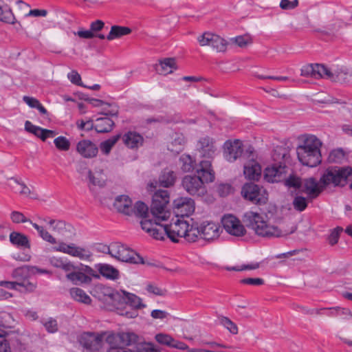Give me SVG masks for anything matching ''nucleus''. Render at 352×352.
<instances>
[{
  "instance_id": "obj_1",
  "label": "nucleus",
  "mask_w": 352,
  "mask_h": 352,
  "mask_svg": "<svg viewBox=\"0 0 352 352\" xmlns=\"http://www.w3.org/2000/svg\"><path fill=\"white\" fill-rule=\"evenodd\" d=\"M211 166L210 160H202L199 163V168L196 170L199 175H188L183 177L182 186L187 193L201 197L206 192L204 182H212L214 179V173Z\"/></svg>"
},
{
  "instance_id": "obj_2",
  "label": "nucleus",
  "mask_w": 352,
  "mask_h": 352,
  "mask_svg": "<svg viewBox=\"0 0 352 352\" xmlns=\"http://www.w3.org/2000/svg\"><path fill=\"white\" fill-rule=\"evenodd\" d=\"M266 216L252 210L247 211L242 217L245 225L253 230L256 234L262 237H281L289 233H284L277 226L270 225L265 220Z\"/></svg>"
},
{
  "instance_id": "obj_3",
  "label": "nucleus",
  "mask_w": 352,
  "mask_h": 352,
  "mask_svg": "<svg viewBox=\"0 0 352 352\" xmlns=\"http://www.w3.org/2000/svg\"><path fill=\"white\" fill-rule=\"evenodd\" d=\"M322 142L316 135L305 137L302 144L296 147L299 162L304 166L316 167L322 162L320 147Z\"/></svg>"
},
{
  "instance_id": "obj_4",
  "label": "nucleus",
  "mask_w": 352,
  "mask_h": 352,
  "mask_svg": "<svg viewBox=\"0 0 352 352\" xmlns=\"http://www.w3.org/2000/svg\"><path fill=\"white\" fill-rule=\"evenodd\" d=\"M170 224L164 223L166 235L173 242H179V238H184L188 242L192 243L197 241L199 230L195 225H190L184 217H177L172 220Z\"/></svg>"
},
{
  "instance_id": "obj_5",
  "label": "nucleus",
  "mask_w": 352,
  "mask_h": 352,
  "mask_svg": "<svg viewBox=\"0 0 352 352\" xmlns=\"http://www.w3.org/2000/svg\"><path fill=\"white\" fill-rule=\"evenodd\" d=\"M352 177V168L350 166H330L325 169L320 178V182L324 189L329 186L344 187Z\"/></svg>"
},
{
  "instance_id": "obj_6",
  "label": "nucleus",
  "mask_w": 352,
  "mask_h": 352,
  "mask_svg": "<svg viewBox=\"0 0 352 352\" xmlns=\"http://www.w3.org/2000/svg\"><path fill=\"white\" fill-rule=\"evenodd\" d=\"M300 75L305 77H311L315 79L325 78L331 81L345 82L347 72L344 71H331L322 64H309L303 66Z\"/></svg>"
},
{
  "instance_id": "obj_7",
  "label": "nucleus",
  "mask_w": 352,
  "mask_h": 352,
  "mask_svg": "<svg viewBox=\"0 0 352 352\" xmlns=\"http://www.w3.org/2000/svg\"><path fill=\"white\" fill-rule=\"evenodd\" d=\"M122 297L118 302L116 309L119 315L127 318H135L138 316V309L145 307L142 302V299L138 296L124 291H120Z\"/></svg>"
},
{
  "instance_id": "obj_8",
  "label": "nucleus",
  "mask_w": 352,
  "mask_h": 352,
  "mask_svg": "<svg viewBox=\"0 0 352 352\" xmlns=\"http://www.w3.org/2000/svg\"><path fill=\"white\" fill-rule=\"evenodd\" d=\"M170 201V196L168 190H159L153 195L151 206V215L156 217V220H168L170 212L167 210Z\"/></svg>"
},
{
  "instance_id": "obj_9",
  "label": "nucleus",
  "mask_w": 352,
  "mask_h": 352,
  "mask_svg": "<svg viewBox=\"0 0 352 352\" xmlns=\"http://www.w3.org/2000/svg\"><path fill=\"white\" fill-rule=\"evenodd\" d=\"M111 249V256L118 261L133 264H144L143 258L126 245L113 242Z\"/></svg>"
},
{
  "instance_id": "obj_10",
  "label": "nucleus",
  "mask_w": 352,
  "mask_h": 352,
  "mask_svg": "<svg viewBox=\"0 0 352 352\" xmlns=\"http://www.w3.org/2000/svg\"><path fill=\"white\" fill-rule=\"evenodd\" d=\"M106 332H84L78 338V342L84 352H102Z\"/></svg>"
},
{
  "instance_id": "obj_11",
  "label": "nucleus",
  "mask_w": 352,
  "mask_h": 352,
  "mask_svg": "<svg viewBox=\"0 0 352 352\" xmlns=\"http://www.w3.org/2000/svg\"><path fill=\"white\" fill-rule=\"evenodd\" d=\"M243 197L253 204H264L268 199V194L266 190L254 183H246L241 190Z\"/></svg>"
},
{
  "instance_id": "obj_12",
  "label": "nucleus",
  "mask_w": 352,
  "mask_h": 352,
  "mask_svg": "<svg viewBox=\"0 0 352 352\" xmlns=\"http://www.w3.org/2000/svg\"><path fill=\"white\" fill-rule=\"evenodd\" d=\"M166 220L159 219L156 220V217L150 216L143 218L140 221V225L142 230L149 233L153 238L157 240H163L164 239L165 232L164 221Z\"/></svg>"
},
{
  "instance_id": "obj_13",
  "label": "nucleus",
  "mask_w": 352,
  "mask_h": 352,
  "mask_svg": "<svg viewBox=\"0 0 352 352\" xmlns=\"http://www.w3.org/2000/svg\"><path fill=\"white\" fill-rule=\"evenodd\" d=\"M138 335L133 332H120L118 333H109L104 336V340L110 346L113 347H125L132 346L135 342Z\"/></svg>"
},
{
  "instance_id": "obj_14",
  "label": "nucleus",
  "mask_w": 352,
  "mask_h": 352,
  "mask_svg": "<svg viewBox=\"0 0 352 352\" xmlns=\"http://www.w3.org/2000/svg\"><path fill=\"white\" fill-rule=\"evenodd\" d=\"M201 47L210 46L217 52H224L227 50L228 41L218 34L206 32L197 37Z\"/></svg>"
},
{
  "instance_id": "obj_15",
  "label": "nucleus",
  "mask_w": 352,
  "mask_h": 352,
  "mask_svg": "<svg viewBox=\"0 0 352 352\" xmlns=\"http://www.w3.org/2000/svg\"><path fill=\"white\" fill-rule=\"evenodd\" d=\"M96 292L98 298L106 304L110 310L116 309L118 302L122 298L120 292L115 291L109 287L100 286Z\"/></svg>"
},
{
  "instance_id": "obj_16",
  "label": "nucleus",
  "mask_w": 352,
  "mask_h": 352,
  "mask_svg": "<svg viewBox=\"0 0 352 352\" xmlns=\"http://www.w3.org/2000/svg\"><path fill=\"white\" fill-rule=\"evenodd\" d=\"M221 223L226 231L235 236L245 234L246 230L241 221L232 214H226L221 219Z\"/></svg>"
},
{
  "instance_id": "obj_17",
  "label": "nucleus",
  "mask_w": 352,
  "mask_h": 352,
  "mask_svg": "<svg viewBox=\"0 0 352 352\" xmlns=\"http://www.w3.org/2000/svg\"><path fill=\"white\" fill-rule=\"evenodd\" d=\"M57 252H60L72 256L77 257L80 260H89L91 256V252L84 248L76 245L74 243L66 244L60 242L54 248Z\"/></svg>"
},
{
  "instance_id": "obj_18",
  "label": "nucleus",
  "mask_w": 352,
  "mask_h": 352,
  "mask_svg": "<svg viewBox=\"0 0 352 352\" xmlns=\"http://www.w3.org/2000/svg\"><path fill=\"white\" fill-rule=\"evenodd\" d=\"M223 149L225 159L233 162L241 156L243 151V143L239 140H227L223 144Z\"/></svg>"
},
{
  "instance_id": "obj_19",
  "label": "nucleus",
  "mask_w": 352,
  "mask_h": 352,
  "mask_svg": "<svg viewBox=\"0 0 352 352\" xmlns=\"http://www.w3.org/2000/svg\"><path fill=\"white\" fill-rule=\"evenodd\" d=\"M195 227L199 230L197 240L201 238L206 241H212L219 236L220 226L214 222H203L199 227L197 225Z\"/></svg>"
},
{
  "instance_id": "obj_20",
  "label": "nucleus",
  "mask_w": 352,
  "mask_h": 352,
  "mask_svg": "<svg viewBox=\"0 0 352 352\" xmlns=\"http://www.w3.org/2000/svg\"><path fill=\"white\" fill-rule=\"evenodd\" d=\"M173 206L177 217H188L195 210L194 201L190 197H179L174 200Z\"/></svg>"
},
{
  "instance_id": "obj_21",
  "label": "nucleus",
  "mask_w": 352,
  "mask_h": 352,
  "mask_svg": "<svg viewBox=\"0 0 352 352\" xmlns=\"http://www.w3.org/2000/svg\"><path fill=\"white\" fill-rule=\"evenodd\" d=\"M324 190L322 184L314 177L305 179L302 182V189L300 191L305 193L308 199L311 201L316 199Z\"/></svg>"
},
{
  "instance_id": "obj_22",
  "label": "nucleus",
  "mask_w": 352,
  "mask_h": 352,
  "mask_svg": "<svg viewBox=\"0 0 352 352\" xmlns=\"http://www.w3.org/2000/svg\"><path fill=\"white\" fill-rule=\"evenodd\" d=\"M285 173V165L275 164L265 168L264 179L270 183L279 182L284 179Z\"/></svg>"
},
{
  "instance_id": "obj_23",
  "label": "nucleus",
  "mask_w": 352,
  "mask_h": 352,
  "mask_svg": "<svg viewBox=\"0 0 352 352\" xmlns=\"http://www.w3.org/2000/svg\"><path fill=\"white\" fill-rule=\"evenodd\" d=\"M77 153L85 159H92L97 156L98 147L89 140H82L76 144Z\"/></svg>"
},
{
  "instance_id": "obj_24",
  "label": "nucleus",
  "mask_w": 352,
  "mask_h": 352,
  "mask_svg": "<svg viewBox=\"0 0 352 352\" xmlns=\"http://www.w3.org/2000/svg\"><path fill=\"white\" fill-rule=\"evenodd\" d=\"M197 149L201 157L212 158L217 151L215 142L208 136L203 137L198 141Z\"/></svg>"
},
{
  "instance_id": "obj_25",
  "label": "nucleus",
  "mask_w": 352,
  "mask_h": 352,
  "mask_svg": "<svg viewBox=\"0 0 352 352\" xmlns=\"http://www.w3.org/2000/svg\"><path fill=\"white\" fill-rule=\"evenodd\" d=\"M25 130L40 138L42 141H45L47 138H54L56 135V131L34 125L29 120L25 122Z\"/></svg>"
},
{
  "instance_id": "obj_26",
  "label": "nucleus",
  "mask_w": 352,
  "mask_h": 352,
  "mask_svg": "<svg viewBox=\"0 0 352 352\" xmlns=\"http://www.w3.org/2000/svg\"><path fill=\"white\" fill-rule=\"evenodd\" d=\"M25 130L40 138L42 141H45L47 138H54L56 135V131L34 125L29 120L25 122Z\"/></svg>"
},
{
  "instance_id": "obj_27",
  "label": "nucleus",
  "mask_w": 352,
  "mask_h": 352,
  "mask_svg": "<svg viewBox=\"0 0 352 352\" xmlns=\"http://www.w3.org/2000/svg\"><path fill=\"white\" fill-rule=\"evenodd\" d=\"M25 130L40 138L42 141H45L47 138H54L56 135V131L34 125L29 120L25 122Z\"/></svg>"
},
{
  "instance_id": "obj_28",
  "label": "nucleus",
  "mask_w": 352,
  "mask_h": 352,
  "mask_svg": "<svg viewBox=\"0 0 352 352\" xmlns=\"http://www.w3.org/2000/svg\"><path fill=\"white\" fill-rule=\"evenodd\" d=\"M25 130L40 138L42 141H45L47 138H54L56 135V131L34 125L29 120L25 122Z\"/></svg>"
},
{
  "instance_id": "obj_29",
  "label": "nucleus",
  "mask_w": 352,
  "mask_h": 352,
  "mask_svg": "<svg viewBox=\"0 0 352 352\" xmlns=\"http://www.w3.org/2000/svg\"><path fill=\"white\" fill-rule=\"evenodd\" d=\"M113 206L118 212L128 216H131L133 204L132 200L129 196H118L115 199Z\"/></svg>"
},
{
  "instance_id": "obj_30",
  "label": "nucleus",
  "mask_w": 352,
  "mask_h": 352,
  "mask_svg": "<svg viewBox=\"0 0 352 352\" xmlns=\"http://www.w3.org/2000/svg\"><path fill=\"white\" fill-rule=\"evenodd\" d=\"M155 340L161 344L166 345L175 349L185 350L188 348V346L185 343L175 340L168 334L158 333L155 336Z\"/></svg>"
},
{
  "instance_id": "obj_31",
  "label": "nucleus",
  "mask_w": 352,
  "mask_h": 352,
  "mask_svg": "<svg viewBox=\"0 0 352 352\" xmlns=\"http://www.w3.org/2000/svg\"><path fill=\"white\" fill-rule=\"evenodd\" d=\"M0 21L11 25L17 24L16 29L17 30L22 29L21 23L16 21L14 13L8 5L0 6Z\"/></svg>"
},
{
  "instance_id": "obj_32",
  "label": "nucleus",
  "mask_w": 352,
  "mask_h": 352,
  "mask_svg": "<svg viewBox=\"0 0 352 352\" xmlns=\"http://www.w3.org/2000/svg\"><path fill=\"white\" fill-rule=\"evenodd\" d=\"M0 286L3 287L10 289H16L19 290L17 286L23 287L25 292H33L36 287V285L32 282H26L23 281H0ZM19 291L22 292V290L19 289Z\"/></svg>"
},
{
  "instance_id": "obj_33",
  "label": "nucleus",
  "mask_w": 352,
  "mask_h": 352,
  "mask_svg": "<svg viewBox=\"0 0 352 352\" xmlns=\"http://www.w3.org/2000/svg\"><path fill=\"white\" fill-rule=\"evenodd\" d=\"M122 139L125 145L131 148H138L144 142V138L140 134L132 131L124 134Z\"/></svg>"
},
{
  "instance_id": "obj_34",
  "label": "nucleus",
  "mask_w": 352,
  "mask_h": 352,
  "mask_svg": "<svg viewBox=\"0 0 352 352\" xmlns=\"http://www.w3.org/2000/svg\"><path fill=\"white\" fill-rule=\"evenodd\" d=\"M174 69H176V63L173 58H166L160 60V63L156 67L157 72L162 75L170 74Z\"/></svg>"
},
{
  "instance_id": "obj_35",
  "label": "nucleus",
  "mask_w": 352,
  "mask_h": 352,
  "mask_svg": "<svg viewBox=\"0 0 352 352\" xmlns=\"http://www.w3.org/2000/svg\"><path fill=\"white\" fill-rule=\"evenodd\" d=\"M131 346V352H161L156 349L154 345L150 342H141L140 338H138Z\"/></svg>"
},
{
  "instance_id": "obj_36",
  "label": "nucleus",
  "mask_w": 352,
  "mask_h": 352,
  "mask_svg": "<svg viewBox=\"0 0 352 352\" xmlns=\"http://www.w3.org/2000/svg\"><path fill=\"white\" fill-rule=\"evenodd\" d=\"M244 175L250 180H257L261 177V168L260 165L253 162L244 166Z\"/></svg>"
},
{
  "instance_id": "obj_37",
  "label": "nucleus",
  "mask_w": 352,
  "mask_h": 352,
  "mask_svg": "<svg viewBox=\"0 0 352 352\" xmlns=\"http://www.w3.org/2000/svg\"><path fill=\"white\" fill-rule=\"evenodd\" d=\"M114 122L108 117L98 118L96 120L95 130L98 133H108L113 129Z\"/></svg>"
},
{
  "instance_id": "obj_38",
  "label": "nucleus",
  "mask_w": 352,
  "mask_h": 352,
  "mask_svg": "<svg viewBox=\"0 0 352 352\" xmlns=\"http://www.w3.org/2000/svg\"><path fill=\"white\" fill-rule=\"evenodd\" d=\"M9 238L10 243L14 245L26 248H30V243L28 236L22 233L12 232L10 233Z\"/></svg>"
},
{
  "instance_id": "obj_39",
  "label": "nucleus",
  "mask_w": 352,
  "mask_h": 352,
  "mask_svg": "<svg viewBox=\"0 0 352 352\" xmlns=\"http://www.w3.org/2000/svg\"><path fill=\"white\" fill-rule=\"evenodd\" d=\"M49 262L53 267L62 269L67 272L75 269V266L71 262L63 258L52 256L50 258Z\"/></svg>"
},
{
  "instance_id": "obj_40",
  "label": "nucleus",
  "mask_w": 352,
  "mask_h": 352,
  "mask_svg": "<svg viewBox=\"0 0 352 352\" xmlns=\"http://www.w3.org/2000/svg\"><path fill=\"white\" fill-rule=\"evenodd\" d=\"M175 179L176 175L174 171L165 169L159 177V183L161 186L168 188L174 184Z\"/></svg>"
},
{
  "instance_id": "obj_41",
  "label": "nucleus",
  "mask_w": 352,
  "mask_h": 352,
  "mask_svg": "<svg viewBox=\"0 0 352 352\" xmlns=\"http://www.w3.org/2000/svg\"><path fill=\"white\" fill-rule=\"evenodd\" d=\"M69 294L71 297L76 301L82 302L86 305L91 303V298L85 293L84 290L78 287H74L70 289Z\"/></svg>"
},
{
  "instance_id": "obj_42",
  "label": "nucleus",
  "mask_w": 352,
  "mask_h": 352,
  "mask_svg": "<svg viewBox=\"0 0 352 352\" xmlns=\"http://www.w3.org/2000/svg\"><path fill=\"white\" fill-rule=\"evenodd\" d=\"M131 32V30L129 28L113 25L111 28V30L109 34L107 36V38L109 41H111L116 38H118L122 36L129 34Z\"/></svg>"
},
{
  "instance_id": "obj_43",
  "label": "nucleus",
  "mask_w": 352,
  "mask_h": 352,
  "mask_svg": "<svg viewBox=\"0 0 352 352\" xmlns=\"http://www.w3.org/2000/svg\"><path fill=\"white\" fill-rule=\"evenodd\" d=\"M100 274L109 279L116 280L119 277V271L108 264H100L98 268Z\"/></svg>"
},
{
  "instance_id": "obj_44",
  "label": "nucleus",
  "mask_w": 352,
  "mask_h": 352,
  "mask_svg": "<svg viewBox=\"0 0 352 352\" xmlns=\"http://www.w3.org/2000/svg\"><path fill=\"white\" fill-rule=\"evenodd\" d=\"M66 277L75 285L87 283H89L91 280L89 276L81 272L71 271L70 273H68L66 275Z\"/></svg>"
},
{
  "instance_id": "obj_45",
  "label": "nucleus",
  "mask_w": 352,
  "mask_h": 352,
  "mask_svg": "<svg viewBox=\"0 0 352 352\" xmlns=\"http://www.w3.org/2000/svg\"><path fill=\"white\" fill-rule=\"evenodd\" d=\"M88 179L89 183L93 186L102 187L105 184V176L102 170H96L94 173L91 170H88Z\"/></svg>"
},
{
  "instance_id": "obj_46",
  "label": "nucleus",
  "mask_w": 352,
  "mask_h": 352,
  "mask_svg": "<svg viewBox=\"0 0 352 352\" xmlns=\"http://www.w3.org/2000/svg\"><path fill=\"white\" fill-rule=\"evenodd\" d=\"M30 272H31V266L24 265L20 267L16 268L12 274L15 281H23L29 282L27 278L29 276Z\"/></svg>"
},
{
  "instance_id": "obj_47",
  "label": "nucleus",
  "mask_w": 352,
  "mask_h": 352,
  "mask_svg": "<svg viewBox=\"0 0 352 352\" xmlns=\"http://www.w3.org/2000/svg\"><path fill=\"white\" fill-rule=\"evenodd\" d=\"M131 215L140 217L142 219L148 217L149 216L148 208L144 202L137 201L134 206L133 205Z\"/></svg>"
},
{
  "instance_id": "obj_48",
  "label": "nucleus",
  "mask_w": 352,
  "mask_h": 352,
  "mask_svg": "<svg viewBox=\"0 0 352 352\" xmlns=\"http://www.w3.org/2000/svg\"><path fill=\"white\" fill-rule=\"evenodd\" d=\"M181 168L184 172H191L195 168V161L190 155L184 154L179 157Z\"/></svg>"
},
{
  "instance_id": "obj_49",
  "label": "nucleus",
  "mask_w": 352,
  "mask_h": 352,
  "mask_svg": "<svg viewBox=\"0 0 352 352\" xmlns=\"http://www.w3.org/2000/svg\"><path fill=\"white\" fill-rule=\"evenodd\" d=\"M120 138V135H114V136L106 140L105 141L102 142L100 144V148L101 151L104 154L108 155L110 153L113 146L118 141Z\"/></svg>"
},
{
  "instance_id": "obj_50",
  "label": "nucleus",
  "mask_w": 352,
  "mask_h": 352,
  "mask_svg": "<svg viewBox=\"0 0 352 352\" xmlns=\"http://www.w3.org/2000/svg\"><path fill=\"white\" fill-rule=\"evenodd\" d=\"M32 226L38 231L39 236L45 241L51 243H56V239L43 226H40L38 224L31 222Z\"/></svg>"
},
{
  "instance_id": "obj_51",
  "label": "nucleus",
  "mask_w": 352,
  "mask_h": 352,
  "mask_svg": "<svg viewBox=\"0 0 352 352\" xmlns=\"http://www.w3.org/2000/svg\"><path fill=\"white\" fill-rule=\"evenodd\" d=\"M346 155L342 148L333 150L329 155L328 160L331 163L341 164L345 160Z\"/></svg>"
},
{
  "instance_id": "obj_52",
  "label": "nucleus",
  "mask_w": 352,
  "mask_h": 352,
  "mask_svg": "<svg viewBox=\"0 0 352 352\" xmlns=\"http://www.w3.org/2000/svg\"><path fill=\"white\" fill-rule=\"evenodd\" d=\"M221 325L223 326L232 334L236 335L238 333L237 325L233 322L230 318L226 316H221L218 318Z\"/></svg>"
},
{
  "instance_id": "obj_53",
  "label": "nucleus",
  "mask_w": 352,
  "mask_h": 352,
  "mask_svg": "<svg viewBox=\"0 0 352 352\" xmlns=\"http://www.w3.org/2000/svg\"><path fill=\"white\" fill-rule=\"evenodd\" d=\"M309 201H310V199H308V197L306 198L302 196L297 195L294 198L292 205L296 211L302 212L307 208Z\"/></svg>"
},
{
  "instance_id": "obj_54",
  "label": "nucleus",
  "mask_w": 352,
  "mask_h": 352,
  "mask_svg": "<svg viewBox=\"0 0 352 352\" xmlns=\"http://www.w3.org/2000/svg\"><path fill=\"white\" fill-rule=\"evenodd\" d=\"M284 184L289 188L300 190L302 188V182L299 177L291 175L284 180Z\"/></svg>"
},
{
  "instance_id": "obj_55",
  "label": "nucleus",
  "mask_w": 352,
  "mask_h": 352,
  "mask_svg": "<svg viewBox=\"0 0 352 352\" xmlns=\"http://www.w3.org/2000/svg\"><path fill=\"white\" fill-rule=\"evenodd\" d=\"M41 322L44 326L45 330L50 333H56L58 330V322L53 318L42 319Z\"/></svg>"
},
{
  "instance_id": "obj_56",
  "label": "nucleus",
  "mask_w": 352,
  "mask_h": 352,
  "mask_svg": "<svg viewBox=\"0 0 352 352\" xmlns=\"http://www.w3.org/2000/svg\"><path fill=\"white\" fill-rule=\"evenodd\" d=\"M184 142V138L182 135L178 136L168 144V149L173 153H179L183 150Z\"/></svg>"
},
{
  "instance_id": "obj_57",
  "label": "nucleus",
  "mask_w": 352,
  "mask_h": 352,
  "mask_svg": "<svg viewBox=\"0 0 352 352\" xmlns=\"http://www.w3.org/2000/svg\"><path fill=\"white\" fill-rule=\"evenodd\" d=\"M54 143L56 147L60 151H67L70 148L69 141L63 136H58V138H55Z\"/></svg>"
},
{
  "instance_id": "obj_58",
  "label": "nucleus",
  "mask_w": 352,
  "mask_h": 352,
  "mask_svg": "<svg viewBox=\"0 0 352 352\" xmlns=\"http://www.w3.org/2000/svg\"><path fill=\"white\" fill-rule=\"evenodd\" d=\"M10 219L14 223H21L26 222H32L29 219L26 218L25 216L21 212L19 211H12L10 213Z\"/></svg>"
},
{
  "instance_id": "obj_59",
  "label": "nucleus",
  "mask_w": 352,
  "mask_h": 352,
  "mask_svg": "<svg viewBox=\"0 0 352 352\" xmlns=\"http://www.w3.org/2000/svg\"><path fill=\"white\" fill-rule=\"evenodd\" d=\"M233 191L234 188L230 184H220L217 186V192L221 197H226Z\"/></svg>"
},
{
  "instance_id": "obj_60",
  "label": "nucleus",
  "mask_w": 352,
  "mask_h": 352,
  "mask_svg": "<svg viewBox=\"0 0 352 352\" xmlns=\"http://www.w3.org/2000/svg\"><path fill=\"white\" fill-rule=\"evenodd\" d=\"M71 228H72V226L67 224L65 221H58L53 226L52 230L61 235H64L65 232L69 230Z\"/></svg>"
},
{
  "instance_id": "obj_61",
  "label": "nucleus",
  "mask_w": 352,
  "mask_h": 352,
  "mask_svg": "<svg viewBox=\"0 0 352 352\" xmlns=\"http://www.w3.org/2000/svg\"><path fill=\"white\" fill-rule=\"evenodd\" d=\"M104 105H106L107 107L103 108V111L101 113L107 116H117L118 113V108L116 104L107 103Z\"/></svg>"
},
{
  "instance_id": "obj_62",
  "label": "nucleus",
  "mask_w": 352,
  "mask_h": 352,
  "mask_svg": "<svg viewBox=\"0 0 352 352\" xmlns=\"http://www.w3.org/2000/svg\"><path fill=\"white\" fill-rule=\"evenodd\" d=\"M298 0H281L280 2V8L285 10H294L298 6Z\"/></svg>"
},
{
  "instance_id": "obj_63",
  "label": "nucleus",
  "mask_w": 352,
  "mask_h": 352,
  "mask_svg": "<svg viewBox=\"0 0 352 352\" xmlns=\"http://www.w3.org/2000/svg\"><path fill=\"white\" fill-rule=\"evenodd\" d=\"M342 232V228L337 227L333 229L329 236V242L331 245L338 243L340 234Z\"/></svg>"
},
{
  "instance_id": "obj_64",
  "label": "nucleus",
  "mask_w": 352,
  "mask_h": 352,
  "mask_svg": "<svg viewBox=\"0 0 352 352\" xmlns=\"http://www.w3.org/2000/svg\"><path fill=\"white\" fill-rule=\"evenodd\" d=\"M241 283L245 285H262L264 284V280L261 278H246L241 280Z\"/></svg>"
}]
</instances>
